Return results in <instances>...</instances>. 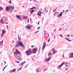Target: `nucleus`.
I'll return each mask as SVG.
<instances>
[{
    "label": "nucleus",
    "instance_id": "obj_1",
    "mask_svg": "<svg viewBox=\"0 0 73 73\" xmlns=\"http://www.w3.org/2000/svg\"><path fill=\"white\" fill-rule=\"evenodd\" d=\"M20 46H21L23 48H24V44L22 41L19 40L16 42V46L17 47H19Z\"/></svg>",
    "mask_w": 73,
    "mask_h": 73
},
{
    "label": "nucleus",
    "instance_id": "obj_2",
    "mask_svg": "<svg viewBox=\"0 0 73 73\" xmlns=\"http://www.w3.org/2000/svg\"><path fill=\"white\" fill-rule=\"evenodd\" d=\"M32 53V51L31 50H29L26 52V54L27 56H30Z\"/></svg>",
    "mask_w": 73,
    "mask_h": 73
},
{
    "label": "nucleus",
    "instance_id": "obj_3",
    "mask_svg": "<svg viewBox=\"0 0 73 73\" xmlns=\"http://www.w3.org/2000/svg\"><path fill=\"white\" fill-rule=\"evenodd\" d=\"M2 33L1 34V36H1V37H3V35H4V34H5V33H6V31L5 30V29H4L2 31Z\"/></svg>",
    "mask_w": 73,
    "mask_h": 73
},
{
    "label": "nucleus",
    "instance_id": "obj_4",
    "mask_svg": "<svg viewBox=\"0 0 73 73\" xmlns=\"http://www.w3.org/2000/svg\"><path fill=\"white\" fill-rule=\"evenodd\" d=\"M16 16L17 17V19H18V20H20V21L22 20V19L20 16H19V15H16Z\"/></svg>",
    "mask_w": 73,
    "mask_h": 73
},
{
    "label": "nucleus",
    "instance_id": "obj_5",
    "mask_svg": "<svg viewBox=\"0 0 73 73\" xmlns=\"http://www.w3.org/2000/svg\"><path fill=\"white\" fill-rule=\"evenodd\" d=\"M69 58H71H71H73V53H71L69 54Z\"/></svg>",
    "mask_w": 73,
    "mask_h": 73
},
{
    "label": "nucleus",
    "instance_id": "obj_6",
    "mask_svg": "<svg viewBox=\"0 0 73 73\" xmlns=\"http://www.w3.org/2000/svg\"><path fill=\"white\" fill-rule=\"evenodd\" d=\"M31 27H32V26H31L30 25H29L27 26L26 28L27 29H29L31 28Z\"/></svg>",
    "mask_w": 73,
    "mask_h": 73
},
{
    "label": "nucleus",
    "instance_id": "obj_7",
    "mask_svg": "<svg viewBox=\"0 0 73 73\" xmlns=\"http://www.w3.org/2000/svg\"><path fill=\"white\" fill-rule=\"evenodd\" d=\"M66 67H69L70 66V63H66L65 64Z\"/></svg>",
    "mask_w": 73,
    "mask_h": 73
},
{
    "label": "nucleus",
    "instance_id": "obj_8",
    "mask_svg": "<svg viewBox=\"0 0 73 73\" xmlns=\"http://www.w3.org/2000/svg\"><path fill=\"white\" fill-rule=\"evenodd\" d=\"M64 62H63L60 65H59L57 67V68L58 69V68H61V67H62V66H63V65H64Z\"/></svg>",
    "mask_w": 73,
    "mask_h": 73
},
{
    "label": "nucleus",
    "instance_id": "obj_9",
    "mask_svg": "<svg viewBox=\"0 0 73 73\" xmlns=\"http://www.w3.org/2000/svg\"><path fill=\"white\" fill-rule=\"evenodd\" d=\"M37 50V49L36 48H35L33 50V52L34 53H36V52Z\"/></svg>",
    "mask_w": 73,
    "mask_h": 73
},
{
    "label": "nucleus",
    "instance_id": "obj_10",
    "mask_svg": "<svg viewBox=\"0 0 73 73\" xmlns=\"http://www.w3.org/2000/svg\"><path fill=\"white\" fill-rule=\"evenodd\" d=\"M50 58H51L49 57L48 58H46L45 59V60L46 61H50Z\"/></svg>",
    "mask_w": 73,
    "mask_h": 73
},
{
    "label": "nucleus",
    "instance_id": "obj_11",
    "mask_svg": "<svg viewBox=\"0 0 73 73\" xmlns=\"http://www.w3.org/2000/svg\"><path fill=\"white\" fill-rule=\"evenodd\" d=\"M9 9H10V7H6V8L5 9L6 11H9Z\"/></svg>",
    "mask_w": 73,
    "mask_h": 73
},
{
    "label": "nucleus",
    "instance_id": "obj_12",
    "mask_svg": "<svg viewBox=\"0 0 73 73\" xmlns=\"http://www.w3.org/2000/svg\"><path fill=\"white\" fill-rule=\"evenodd\" d=\"M4 21H3V19H1L0 21V24H4Z\"/></svg>",
    "mask_w": 73,
    "mask_h": 73
},
{
    "label": "nucleus",
    "instance_id": "obj_13",
    "mask_svg": "<svg viewBox=\"0 0 73 73\" xmlns=\"http://www.w3.org/2000/svg\"><path fill=\"white\" fill-rule=\"evenodd\" d=\"M41 11H39L37 13V15H38V16H41Z\"/></svg>",
    "mask_w": 73,
    "mask_h": 73
},
{
    "label": "nucleus",
    "instance_id": "obj_14",
    "mask_svg": "<svg viewBox=\"0 0 73 73\" xmlns=\"http://www.w3.org/2000/svg\"><path fill=\"white\" fill-rule=\"evenodd\" d=\"M62 12H61L57 16L58 17H60V16H62Z\"/></svg>",
    "mask_w": 73,
    "mask_h": 73
},
{
    "label": "nucleus",
    "instance_id": "obj_15",
    "mask_svg": "<svg viewBox=\"0 0 73 73\" xmlns=\"http://www.w3.org/2000/svg\"><path fill=\"white\" fill-rule=\"evenodd\" d=\"M52 50L53 52V54H54L56 53V51H55V50L54 48H53Z\"/></svg>",
    "mask_w": 73,
    "mask_h": 73
},
{
    "label": "nucleus",
    "instance_id": "obj_16",
    "mask_svg": "<svg viewBox=\"0 0 73 73\" xmlns=\"http://www.w3.org/2000/svg\"><path fill=\"white\" fill-rule=\"evenodd\" d=\"M35 12V11L33 10H32L31 11H30L31 14H32L33 12Z\"/></svg>",
    "mask_w": 73,
    "mask_h": 73
},
{
    "label": "nucleus",
    "instance_id": "obj_17",
    "mask_svg": "<svg viewBox=\"0 0 73 73\" xmlns=\"http://www.w3.org/2000/svg\"><path fill=\"white\" fill-rule=\"evenodd\" d=\"M15 8V7H10V10H13V9Z\"/></svg>",
    "mask_w": 73,
    "mask_h": 73
},
{
    "label": "nucleus",
    "instance_id": "obj_18",
    "mask_svg": "<svg viewBox=\"0 0 73 73\" xmlns=\"http://www.w3.org/2000/svg\"><path fill=\"white\" fill-rule=\"evenodd\" d=\"M19 53V52H17V51H16L14 53V55H17V54Z\"/></svg>",
    "mask_w": 73,
    "mask_h": 73
},
{
    "label": "nucleus",
    "instance_id": "obj_19",
    "mask_svg": "<svg viewBox=\"0 0 73 73\" xmlns=\"http://www.w3.org/2000/svg\"><path fill=\"white\" fill-rule=\"evenodd\" d=\"M15 50H16V52H18V54H20V55H21V53H20V51H18V50H17V49H16Z\"/></svg>",
    "mask_w": 73,
    "mask_h": 73
},
{
    "label": "nucleus",
    "instance_id": "obj_20",
    "mask_svg": "<svg viewBox=\"0 0 73 73\" xmlns=\"http://www.w3.org/2000/svg\"><path fill=\"white\" fill-rule=\"evenodd\" d=\"M58 12H56L54 13V16H56V15H58Z\"/></svg>",
    "mask_w": 73,
    "mask_h": 73
},
{
    "label": "nucleus",
    "instance_id": "obj_21",
    "mask_svg": "<svg viewBox=\"0 0 73 73\" xmlns=\"http://www.w3.org/2000/svg\"><path fill=\"white\" fill-rule=\"evenodd\" d=\"M4 41L3 40L2 42H0V45H3V42Z\"/></svg>",
    "mask_w": 73,
    "mask_h": 73
},
{
    "label": "nucleus",
    "instance_id": "obj_22",
    "mask_svg": "<svg viewBox=\"0 0 73 73\" xmlns=\"http://www.w3.org/2000/svg\"><path fill=\"white\" fill-rule=\"evenodd\" d=\"M25 62H23L21 63V66H23L24 65V64H25Z\"/></svg>",
    "mask_w": 73,
    "mask_h": 73
},
{
    "label": "nucleus",
    "instance_id": "obj_23",
    "mask_svg": "<svg viewBox=\"0 0 73 73\" xmlns=\"http://www.w3.org/2000/svg\"><path fill=\"white\" fill-rule=\"evenodd\" d=\"M18 60H23V58H20L19 57V56H18Z\"/></svg>",
    "mask_w": 73,
    "mask_h": 73
},
{
    "label": "nucleus",
    "instance_id": "obj_24",
    "mask_svg": "<svg viewBox=\"0 0 73 73\" xmlns=\"http://www.w3.org/2000/svg\"><path fill=\"white\" fill-rule=\"evenodd\" d=\"M3 8L2 7H0V11H3Z\"/></svg>",
    "mask_w": 73,
    "mask_h": 73
},
{
    "label": "nucleus",
    "instance_id": "obj_25",
    "mask_svg": "<svg viewBox=\"0 0 73 73\" xmlns=\"http://www.w3.org/2000/svg\"><path fill=\"white\" fill-rule=\"evenodd\" d=\"M66 40H68V41L69 42V41H71V42L72 41L71 40H69V39L68 38H66Z\"/></svg>",
    "mask_w": 73,
    "mask_h": 73
},
{
    "label": "nucleus",
    "instance_id": "obj_26",
    "mask_svg": "<svg viewBox=\"0 0 73 73\" xmlns=\"http://www.w3.org/2000/svg\"><path fill=\"white\" fill-rule=\"evenodd\" d=\"M45 46H42V49H45Z\"/></svg>",
    "mask_w": 73,
    "mask_h": 73
},
{
    "label": "nucleus",
    "instance_id": "obj_27",
    "mask_svg": "<svg viewBox=\"0 0 73 73\" xmlns=\"http://www.w3.org/2000/svg\"><path fill=\"white\" fill-rule=\"evenodd\" d=\"M43 46H46V43L45 42H44L43 43Z\"/></svg>",
    "mask_w": 73,
    "mask_h": 73
},
{
    "label": "nucleus",
    "instance_id": "obj_28",
    "mask_svg": "<svg viewBox=\"0 0 73 73\" xmlns=\"http://www.w3.org/2000/svg\"><path fill=\"white\" fill-rule=\"evenodd\" d=\"M36 72L37 73H38V72H39V69H36Z\"/></svg>",
    "mask_w": 73,
    "mask_h": 73
},
{
    "label": "nucleus",
    "instance_id": "obj_29",
    "mask_svg": "<svg viewBox=\"0 0 73 73\" xmlns=\"http://www.w3.org/2000/svg\"><path fill=\"white\" fill-rule=\"evenodd\" d=\"M23 18L24 19H27V17H23Z\"/></svg>",
    "mask_w": 73,
    "mask_h": 73
},
{
    "label": "nucleus",
    "instance_id": "obj_30",
    "mask_svg": "<svg viewBox=\"0 0 73 73\" xmlns=\"http://www.w3.org/2000/svg\"><path fill=\"white\" fill-rule=\"evenodd\" d=\"M35 8H36V7H33L32 8L33 9H35Z\"/></svg>",
    "mask_w": 73,
    "mask_h": 73
},
{
    "label": "nucleus",
    "instance_id": "obj_31",
    "mask_svg": "<svg viewBox=\"0 0 73 73\" xmlns=\"http://www.w3.org/2000/svg\"><path fill=\"white\" fill-rule=\"evenodd\" d=\"M51 53L50 52H49V53H48V57H49V56H50V54H51Z\"/></svg>",
    "mask_w": 73,
    "mask_h": 73
},
{
    "label": "nucleus",
    "instance_id": "obj_32",
    "mask_svg": "<svg viewBox=\"0 0 73 73\" xmlns=\"http://www.w3.org/2000/svg\"><path fill=\"white\" fill-rule=\"evenodd\" d=\"M9 4H11V1L10 0L9 1Z\"/></svg>",
    "mask_w": 73,
    "mask_h": 73
},
{
    "label": "nucleus",
    "instance_id": "obj_33",
    "mask_svg": "<svg viewBox=\"0 0 73 73\" xmlns=\"http://www.w3.org/2000/svg\"><path fill=\"white\" fill-rule=\"evenodd\" d=\"M13 72H16V70H15V69H13Z\"/></svg>",
    "mask_w": 73,
    "mask_h": 73
},
{
    "label": "nucleus",
    "instance_id": "obj_34",
    "mask_svg": "<svg viewBox=\"0 0 73 73\" xmlns=\"http://www.w3.org/2000/svg\"><path fill=\"white\" fill-rule=\"evenodd\" d=\"M22 68V67L20 68L19 69V70H18V72H19V70H21V69Z\"/></svg>",
    "mask_w": 73,
    "mask_h": 73
},
{
    "label": "nucleus",
    "instance_id": "obj_35",
    "mask_svg": "<svg viewBox=\"0 0 73 73\" xmlns=\"http://www.w3.org/2000/svg\"><path fill=\"white\" fill-rule=\"evenodd\" d=\"M46 70H47V68L44 69V70H43V72H45V71H46Z\"/></svg>",
    "mask_w": 73,
    "mask_h": 73
},
{
    "label": "nucleus",
    "instance_id": "obj_36",
    "mask_svg": "<svg viewBox=\"0 0 73 73\" xmlns=\"http://www.w3.org/2000/svg\"><path fill=\"white\" fill-rule=\"evenodd\" d=\"M15 62H17V63L18 64H19V63H20V62H18V61H15Z\"/></svg>",
    "mask_w": 73,
    "mask_h": 73
},
{
    "label": "nucleus",
    "instance_id": "obj_37",
    "mask_svg": "<svg viewBox=\"0 0 73 73\" xmlns=\"http://www.w3.org/2000/svg\"><path fill=\"white\" fill-rule=\"evenodd\" d=\"M6 27L7 29H8V25H7Z\"/></svg>",
    "mask_w": 73,
    "mask_h": 73
},
{
    "label": "nucleus",
    "instance_id": "obj_38",
    "mask_svg": "<svg viewBox=\"0 0 73 73\" xmlns=\"http://www.w3.org/2000/svg\"><path fill=\"white\" fill-rule=\"evenodd\" d=\"M50 39H49L48 40V42H49V41H50Z\"/></svg>",
    "mask_w": 73,
    "mask_h": 73
},
{
    "label": "nucleus",
    "instance_id": "obj_39",
    "mask_svg": "<svg viewBox=\"0 0 73 73\" xmlns=\"http://www.w3.org/2000/svg\"><path fill=\"white\" fill-rule=\"evenodd\" d=\"M60 35V36H61V37H63V36H62V35Z\"/></svg>",
    "mask_w": 73,
    "mask_h": 73
},
{
    "label": "nucleus",
    "instance_id": "obj_40",
    "mask_svg": "<svg viewBox=\"0 0 73 73\" xmlns=\"http://www.w3.org/2000/svg\"><path fill=\"white\" fill-rule=\"evenodd\" d=\"M6 66H7V65L4 68V69H5V68H6Z\"/></svg>",
    "mask_w": 73,
    "mask_h": 73
},
{
    "label": "nucleus",
    "instance_id": "obj_41",
    "mask_svg": "<svg viewBox=\"0 0 73 73\" xmlns=\"http://www.w3.org/2000/svg\"><path fill=\"white\" fill-rule=\"evenodd\" d=\"M5 24H8V22H7Z\"/></svg>",
    "mask_w": 73,
    "mask_h": 73
},
{
    "label": "nucleus",
    "instance_id": "obj_42",
    "mask_svg": "<svg viewBox=\"0 0 73 73\" xmlns=\"http://www.w3.org/2000/svg\"><path fill=\"white\" fill-rule=\"evenodd\" d=\"M44 9L45 10V11H46V9L45 8V7L44 8Z\"/></svg>",
    "mask_w": 73,
    "mask_h": 73
},
{
    "label": "nucleus",
    "instance_id": "obj_43",
    "mask_svg": "<svg viewBox=\"0 0 73 73\" xmlns=\"http://www.w3.org/2000/svg\"><path fill=\"white\" fill-rule=\"evenodd\" d=\"M40 27H39L37 28L38 29H40Z\"/></svg>",
    "mask_w": 73,
    "mask_h": 73
},
{
    "label": "nucleus",
    "instance_id": "obj_44",
    "mask_svg": "<svg viewBox=\"0 0 73 73\" xmlns=\"http://www.w3.org/2000/svg\"><path fill=\"white\" fill-rule=\"evenodd\" d=\"M19 35H18V39H19V40H20V38H19Z\"/></svg>",
    "mask_w": 73,
    "mask_h": 73
},
{
    "label": "nucleus",
    "instance_id": "obj_45",
    "mask_svg": "<svg viewBox=\"0 0 73 73\" xmlns=\"http://www.w3.org/2000/svg\"><path fill=\"white\" fill-rule=\"evenodd\" d=\"M62 30V29H59L58 31H61V30Z\"/></svg>",
    "mask_w": 73,
    "mask_h": 73
},
{
    "label": "nucleus",
    "instance_id": "obj_46",
    "mask_svg": "<svg viewBox=\"0 0 73 73\" xmlns=\"http://www.w3.org/2000/svg\"><path fill=\"white\" fill-rule=\"evenodd\" d=\"M39 23H40V21L38 22V23L37 24L38 25H39Z\"/></svg>",
    "mask_w": 73,
    "mask_h": 73
},
{
    "label": "nucleus",
    "instance_id": "obj_47",
    "mask_svg": "<svg viewBox=\"0 0 73 73\" xmlns=\"http://www.w3.org/2000/svg\"><path fill=\"white\" fill-rule=\"evenodd\" d=\"M68 69H69V68H68L67 69H65V70H67Z\"/></svg>",
    "mask_w": 73,
    "mask_h": 73
},
{
    "label": "nucleus",
    "instance_id": "obj_48",
    "mask_svg": "<svg viewBox=\"0 0 73 73\" xmlns=\"http://www.w3.org/2000/svg\"><path fill=\"white\" fill-rule=\"evenodd\" d=\"M35 5H37L36 7H37V6H38V5H37V4H36Z\"/></svg>",
    "mask_w": 73,
    "mask_h": 73
},
{
    "label": "nucleus",
    "instance_id": "obj_49",
    "mask_svg": "<svg viewBox=\"0 0 73 73\" xmlns=\"http://www.w3.org/2000/svg\"><path fill=\"white\" fill-rule=\"evenodd\" d=\"M28 23H29V19H28Z\"/></svg>",
    "mask_w": 73,
    "mask_h": 73
},
{
    "label": "nucleus",
    "instance_id": "obj_50",
    "mask_svg": "<svg viewBox=\"0 0 73 73\" xmlns=\"http://www.w3.org/2000/svg\"><path fill=\"white\" fill-rule=\"evenodd\" d=\"M55 11H56V9H55L53 11V12H55Z\"/></svg>",
    "mask_w": 73,
    "mask_h": 73
},
{
    "label": "nucleus",
    "instance_id": "obj_51",
    "mask_svg": "<svg viewBox=\"0 0 73 73\" xmlns=\"http://www.w3.org/2000/svg\"><path fill=\"white\" fill-rule=\"evenodd\" d=\"M1 66H3V63H1Z\"/></svg>",
    "mask_w": 73,
    "mask_h": 73
},
{
    "label": "nucleus",
    "instance_id": "obj_52",
    "mask_svg": "<svg viewBox=\"0 0 73 73\" xmlns=\"http://www.w3.org/2000/svg\"><path fill=\"white\" fill-rule=\"evenodd\" d=\"M38 32V31H37L35 33H37V32Z\"/></svg>",
    "mask_w": 73,
    "mask_h": 73
},
{
    "label": "nucleus",
    "instance_id": "obj_53",
    "mask_svg": "<svg viewBox=\"0 0 73 73\" xmlns=\"http://www.w3.org/2000/svg\"><path fill=\"white\" fill-rule=\"evenodd\" d=\"M67 36H68V37H69L70 36L69 35H67Z\"/></svg>",
    "mask_w": 73,
    "mask_h": 73
},
{
    "label": "nucleus",
    "instance_id": "obj_54",
    "mask_svg": "<svg viewBox=\"0 0 73 73\" xmlns=\"http://www.w3.org/2000/svg\"><path fill=\"white\" fill-rule=\"evenodd\" d=\"M54 38H56V37H55V35H54Z\"/></svg>",
    "mask_w": 73,
    "mask_h": 73
},
{
    "label": "nucleus",
    "instance_id": "obj_55",
    "mask_svg": "<svg viewBox=\"0 0 73 73\" xmlns=\"http://www.w3.org/2000/svg\"><path fill=\"white\" fill-rule=\"evenodd\" d=\"M36 2L37 3H38L39 4V3L37 2V1H36Z\"/></svg>",
    "mask_w": 73,
    "mask_h": 73
},
{
    "label": "nucleus",
    "instance_id": "obj_56",
    "mask_svg": "<svg viewBox=\"0 0 73 73\" xmlns=\"http://www.w3.org/2000/svg\"><path fill=\"white\" fill-rule=\"evenodd\" d=\"M11 72H13V70L11 71Z\"/></svg>",
    "mask_w": 73,
    "mask_h": 73
},
{
    "label": "nucleus",
    "instance_id": "obj_57",
    "mask_svg": "<svg viewBox=\"0 0 73 73\" xmlns=\"http://www.w3.org/2000/svg\"><path fill=\"white\" fill-rule=\"evenodd\" d=\"M31 9H32V8H31V9H29V10H31Z\"/></svg>",
    "mask_w": 73,
    "mask_h": 73
},
{
    "label": "nucleus",
    "instance_id": "obj_58",
    "mask_svg": "<svg viewBox=\"0 0 73 73\" xmlns=\"http://www.w3.org/2000/svg\"><path fill=\"white\" fill-rule=\"evenodd\" d=\"M4 62H5V64H6V62H5V61H4Z\"/></svg>",
    "mask_w": 73,
    "mask_h": 73
},
{
    "label": "nucleus",
    "instance_id": "obj_59",
    "mask_svg": "<svg viewBox=\"0 0 73 73\" xmlns=\"http://www.w3.org/2000/svg\"><path fill=\"white\" fill-rule=\"evenodd\" d=\"M17 11H16V10H15V11H14V12H16Z\"/></svg>",
    "mask_w": 73,
    "mask_h": 73
},
{
    "label": "nucleus",
    "instance_id": "obj_60",
    "mask_svg": "<svg viewBox=\"0 0 73 73\" xmlns=\"http://www.w3.org/2000/svg\"><path fill=\"white\" fill-rule=\"evenodd\" d=\"M52 53H51V54L50 55V56H52Z\"/></svg>",
    "mask_w": 73,
    "mask_h": 73
},
{
    "label": "nucleus",
    "instance_id": "obj_61",
    "mask_svg": "<svg viewBox=\"0 0 73 73\" xmlns=\"http://www.w3.org/2000/svg\"><path fill=\"white\" fill-rule=\"evenodd\" d=\"M44 33H45V32H46V31H44Z\"/></svg>",
    "mask_w": 73,
    "mask_h": 73
},
{
    "label": "nucleus",
    "instance_id": "obj_62",
    "mask_svg": "<svg viewBox=\"0 0 73 73\" xmlns=\"http://www.w3.org/2000/svg\"><path fill=\"white\" fill-rule=\"evenodd\" d=\"M32 60L33 61H34V60H33V58H32Z\"/></svg>",
    "mask_w": 73,
    "mask_h": 73
},
{
    "label": "nucleus",
    "instance_id": "obj_63",
    "mask_svg": "<svg viewBox=\"0 0 73 73\" xmlns=\"http://www.w3.org/2000/svg\"><path fill=\"white\" fill-rule=\"evenodd\" d=\"M54 32H55V31H56V29H54Z\"/></svg>",
    "mask_w": 73,
    "mask_h": 73
},
{
    "label": "nucleus",
    "instance_id": "obj_64",
    "mask_svg": "<svg viewBox=\"0 0 73 73\" xmlns=\"http://www.w3.org/2000/svg\"><path fill=\"white\" fill-rule=\"evenodd\" d=\"M67 30V29H66V30H64V31H66Z\"/></svg>",
    "mask_w": 73,
    "mask_h": 73
}]
</instances>
